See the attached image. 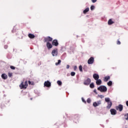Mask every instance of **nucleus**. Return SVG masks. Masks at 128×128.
<instances>
[{"label":"nucleus","mask_w":128,"mask_h":128,"mask_svg":"<svg viewBox=\"0 0 128 128\" xmlns=\"http://www.w3.org/2000/svg\"><path fill=\"white\" fill-rule=\"evenodd\" d=\"M98 90H100L101 92H107L108 88L106 86H101L98 88Z\"/></svg>","instance_id":"obj_2"},{"label":"nucleus","mask_w":128,"mask_h":128,"mask_svg":"<svg viewBox=\"0 0 128 128\" xmlns=\"http://www.w3.org/2000/svg\"><path fill=\"white\" fill-rule=\"evenodd\" d=\"M112 85V81H109L108 82V86H110Z\"/></svg>","instance_id":"obj_23"},{"label":"nucleus","mask_w":128,"mask_h":128,"mask_svg":"<svg viewBox=\"0 0 128 128\" xmlns=\"http://www.w3.org/2000/svg\"><path fill=\"white\" fill-rule=\"evenodd\" d=\"M46 46L48 50H50V48H52V45L50 42H47Z\"/></svg>","instance_id":"obj_13"},{"label":"nucleus","mask_w":128,"mask_h":128,"mask_svg":"<svg viewBox=\"0 0 128 128\" xmlns=\"http://www.w3.org/2000/svg\"><path fill=\"white\" fill-rule=\"evenodd\" d=\"M52 42V38L50 36H47L44 38V42Z\"/></svg>","instance_id":"obj_6"},{"label":"nucleus","mask_w":128,"mask_h":128,"mask_svg":"<svg viewBox=\"0 0 128 128\" xmlns=\"http://www.w3.org/2000/svg\"><path fill=\"white\" fill-rule=\"evenodd\" d=\"M125 120H128V114H125Z\"/></svg>","instance_id":"obj_29"},{"label":"nucleus","mask_w":128,"mask_h":128,"mask_svg":"<svg viewBox=\"0 0 128 128\" xmlns=\"http://www.w3.org/2000/svg\"><path fill=\"white\" fill-rule=\"evenodd\" d=\"M105 102H110L112 101L110 100V98H105Z\"/></svg>","instance_id":"obj_22"},{"label":"nucleus","mask_w":128,"mask_h":128,"mask_svg":"<svg viewBox=\"0 0 128 128\" xmlns=\"http://www.w3.org/2000/svg\"><path fill=\"white\" fill-rule=\"evenodd\" d=\"M52 84L48 80L44 82V86H46V88H50Z\"/></svg>","instance_id":"obj_8"},{"label":"nucleus","mask_w":128,"mask_h":128,"mask_svg":"<svg viewBox=\"0 0 128 128\" xmlns=\"http://www.w3.org/2000/svg\"><path fill=\"white\" fill-rule=\"evenodd\" d=\"M60 62H62V60H58V62L56 63V65L58 66V64H60Z\"/></svg>","instance_id":"obj_24"},{"label":"nucleus","mask_w":128,"mask_h":128,"mask_svg":"<svg viewBox=\"0 0 128 128\" xmlns=\"http://www.w3.org/2000/svg\"><path fill=\"white\" fill-rule=\"evenodd\" d=\"M57 84L58 86H61L62 84V81L58 80L57 81Z\"/></svg>","instance_id":"obj_27"},{"label":"nucleus","mask_w":128,"mask_h":128,"mask_svg":"<svg viewBox=\"0 0 128 128\" xmlns=\"http://www.w3.org/2000/svg\"><path fill=\"white\" fill-rule=\"evenodd\" d=\"M86 102L88 104H90L92 100H90V98H88L87 99Z\"/></svg>","instance_id":"obj_26"},{"label":"nucleus","mask_w":128,"mask_h":128,"mask_svg":"<svg viewBox=\"0 0 128 128\" xmlns=\"http://www.w3.org/2000/svg\"><path fill=\"white\" fill-rule=\"evenodd\" d=\"M116 110H119V112H122V110H124V106L120 104L118 106H116Z\"/></svg>","instance_id":"obj_5"},{"label":"nucleus","mask_w":128,"mask_h":128,"mask_svg":"<svg viewBox=\"0 0 128 128\" xmlns=\"http://www.w3.org/2000/svg\"><path fill=\"white\" fill-rule=\"evenodd\" d=\"M8 76H9V78H12V73L8 72Z\"/></svg>","instance_id":"obj_28"},{"label":"nucleus","mask_w":128,"mask_h":128,"mask_svg":"<svg viewBox=\"0 0 128 128\" xmlns=\"http://www.w3.org/2000/svg\"><path fill=\"white\" fill-rule=\"evenodd\" d=\"M58 54V48H56L52 50V54L53 56H57Z\"/></svg>","instance_id":"obj_4"},{"label":"nucleus","mask_w":128,"mask_h":128,"mask_svg":"<svg viewBox=\"0 0 128 128\" xmlns=\"http://www.w3.org/2000/svg\"><path fill=\"white\" fill-rule=\"evenodd\" d=\"M90 10H94V6L92 5L90 6Z\"/></svg>","instance_id":"obj_31"},{"label":"nucleus","mask_w":128,"mask_h":128,"mask_svg":"<svg viewBox=\"0 0 128 128\" xmlns=\"http://www.w3.org/2000/svg\"><path fill=\"white\" fill-rule=\"evenodd\" d=\"M2 78L3 80H6L8 78V75H6V74H2Z\"/></svg>","instance_id":"obj_16"},{"label":"nucleus","mask_w":128,"mask_h":128,"mask_svg":"<svg viewBox=\"0 0 128 128\" xmlns=\"http://www.w3.org/2000/svg\"><path fill=\"white\" fill-rule=\"evenodd\" d=\"M92 82V80L90 78H88L84 80V86H88Z\"/></svg>","instance_id":"obj_3"},{"label":"nucleus","mask_w":128,"mask_h":128,"mask_svg":"<svg viewBox=\"0 0 128 128\" xmlns=\"http://www.w3.org/2000/svg\"><path fill=\"white\" fill-rule=\"evenodd\" d=\"M10 68H11V70H16V67L14 66H10Z\"/></svg>","instance_id":"obj_32"},{"label":"nucleus","mask_w":128,"mask_h":128,"mask_svg":"<svg viewBox=\"0 0 128 128\" xmlns=\"http://www.w3.org/2000/svg\"><path fill=\"white\" fill-rule=\"evenodd\" d=\"M108 106H106V108L108 110H110V108H112V102H108Z\"/></svg>","instance_id":"obj_14"},{"label":"nucleus","mask_w":128,"mask_h":128,"mask_svg":"<svg viewBox=\"0 0 128 128\" xmlns=\"http://www.w3.org/2000/svg\"><path fill=\"white\" fill-rule=\"evenodd\" d=\"M79 70L80 72H82V65L79 66Z\"/></svg>","instance_id":"obj_25"},{"label":"nucleus","mask_w":128,"mask_h":128,"mask_svg":"<svg viewBox=\"0 0 128 128\" xmlns=\"http://www.w3.org/2000/svg\"><path fill=\"white\" fill-rule=\"evenodd\" d=\"M28 82L29 84H32V82L30 80Z\"/></svg>","instance_id":"obj_42"},{"label":"nucleus","mask_w":128,"mask_h":128,"mask_svg":"<svg viewBox=\"0 0 128 128\" xmlns=\"http://www.w3.org/2000/svg\"><path fill=\"white\" fill-rule=\"evenodd\" d=\"M93 78L95 80H96L100 78V76H98L97 74H93Z\"/></svg>","instance_id":"obj_12"},{"label":"nucleus","mask_w":128,"mask_h":128,"mask_svg":"<svg viewBox=\"0 0 128 128\" xmlns=\"http://www.w3.org/2000/svg\"><path fill=\"white\" fill-rule=\"evenodd\" d=\"M117 44H120V41L118 40L116 42Z\"/></svg>","instance_id":"obj_34"},{"label":"nucleus","mask_w":128,"mask_h":128,"mask_svg":"<svg viewBox=\"0 0 128 128\" xmlns=\"http://www.w3.org/2000/svg\"><path fill=\"white\" fill-rule=\"evenodd\" d=\"M76 68H78V67L76 66H74V70H76Z\"/></svg>","instance_id":"obj_35"},{"label":"nucleus","mask_w":128,"mask_h":128,"mask_svg":"<svg viewBox=\"0 0 128 128\" xmlns=\"http://www.w3.org/2000/svg\"><path fill=\"white\" fill-rule=\"evenodd\" d=\"M100 98H104V95H100Z\"/></svg>","instance_id":"obj_36"},{"label":"nucleus","mask_w":128,"mask_h":128,"mask_svg":"<svg viewBox=\"0 0 128 128\" xmlns=\"http://www.w3.org/2000/svg\"><path fill=\"white\" fill-rule=\"evenodd\" d=\"M94 62V57H91L88 60V64H92Z\"/></svg>","instance_id":"obj_7"},{"label":"nucleus","mask_w":128,"mask_h":128,"mask_svg":"<svg viewBox=\"0 0 128 128\" xmlns=\"http://www.w3.org/2000/svg\"><path fill=\"white\" fill-rule=\"evenodd\" d=\"M24 94H26V92H25Z\"/></svg>","instance_id":"obj_44"},{"label":"nucleus","mask_w":128,"mask_h":128,"mask_svg":"<svg viewBox=\"0 0 128 128\" xmlns=\"http://www.w3.org/2000/svg\"><path fill=\"white\" fill-rule=\"evenodd\" d=\"M102 104V101L99 100L97 102H94L93 103V106H94V108H96V106H100V104Z\"/></svg>","instance_id":"obj_9"},{"label":"nucleus","mask_w":128,"mask_h":128,"mask_svg":"<svg viewBox=\"0 0 128 128\" xmlns=\"http://www.w3.org/2000/svg\"><path fill=\"white\" fill-rule=\"evenodd\" d=\"M94 92L96 94H98V92H96V90H94Z\"/></svg>","instance_id":"obj_38"},{"label":"nucleus","mask_w":128,"mask_h":128,"mask_svg":"<svg viewBox=\"0 0 128 128\" xmlns=\"http://www.w3.org/2000/svg\"><path fill=\"white\" fill-rule=\"evenodd\" d=\"M28 86V81H26L24 82H22L20 84V90L24 89L26 90Z\"/></svg>","instance_id":"obj_1"},{"label":"nucleus","mask_w":128,"mask_h":128,"mask_svg":"<svg viewBox=\"0 0 128 128\" xmlns=\"http://www.w3.org/2000/svg\"><path fill=\"white\" fill-rule=\"evenodd\" d=\"M112 24H114V21H112V19H110L108 20V24L109 26H110V25Z\"/></svg>","instance_id":"obj_18"},{"label":"nucleus","mask_w":128,"mask_h":128,"mask_svg":"<svg viewBox=\"0 0 128 128\" xmlns=\"http://www.w3.org/2000/svg\"><path fill=\"white\" fill-rule=\"evenodd\" d=\"M126 106H128V101L126 102Z\"/></svg>","instance_id":"obj_41"},{"label":"nucleus","mask_w":128,"mask_h":128,"mask_svg":"<svg viewBox=\"0 0 128 128\" xmlns=\"http://www.w3.org/2000/svg\"><path fill=\"white\" fill-rule=\"evenodd\" d=\"M82 101L84 104H86V101L84 98H82Z\"/></svg>","instance_id":"obj_33"},{"label":"nucleus","mask_w":128,"mask_h":128,"mask_svg":"<svg viewBox=\"0 0 128 128\" xmlns=\"http://www.w3.org/2000/svg\"><path fill=\"white\" fill-rule=\"evenodd\" d=\"M101 84H102V80L100 79H98L96 80V84H97V86H100Z\"/></svg>","instance_id":"obj_15"},{"label":"nucleus","mask_w":128,"mask_h":128,"mask_svg":"<svg viewBox=\"0 0 128 128\" xmlns=\"http://www.w3.org/2000/svg\"><path fill=\"white\" fill-rule=\"evenodd\" d=\"M28 36L30 38H36V36H34V35L32 34H28Z\"/></svg>","instance_id":"obj_17"},{"label":"nucleus","mask_w":128,"mask_h":128,"mask_svg":"<svg viewBox=\"0 0 128 128\" xmlns=\"http://www.w3.org/2000/svg\"><path fill=\"white\" fill-rule=\"evenodd\" d=\"M110 76H106L104 78V82H108V80H110Z\"/></svg>","instance_id":"obj_20"},{"label":"nucleus","mask_w":128,"mask_h":128,"mask_svg":"<svg viewBox=\"0 0 128 128\" xmlns=\"http://www.w3.org/2000/svg\"><path fill=\"white\" fill-rule=\"evenodd\" d=\"M66 68H70V65L66 66Z\"/></svg>","instance_id":"obj_40"},{"label":"nucleus","mask_w":128,"mask_h":128,"mask_svg":"<svg viewBox=\"0 0 128 128\" xmlns=\"http://www.w3.org/2000/svg\"><path fill=\"white\" fill-rule=\"evenodd\" d=\"M70 74H71L72 76H76V72H71Z\"/></svg>","instance_id":"obj_30"},{"label":"nucleus","mask_w":128,"mask_h":128,"mask_svg":"<svg viewBox=\"0 0 128 128\" xmlns=\"http://www.w3.org/2000/svg\"><path fill=\"white\" fill-rule=\"evenodd\" d=\"M110 112L112 116H116V109L112 108L110 110Z\"/></svg>","instance_id":"obj_10"},{"label":"nucleus","mask_w":128,"mask_h":128,"mask_svg":"<svg viewBox=\"0 0 128 128\" xmlns=\"http://www.w3.org/2000/svg\"><path fill=\"white\" fill-rule=\"evenodd\" d=\"M89 10H90V8H86L83 11V14H86V12H88Z\"/></svg>","instance_id":"obj_19"},{"label":"nucleus","mask_w":128,"mask_h":128,"mask_svg":"<svg viewBox=\"0 0 128 128\" xmlns=\"http://www.w3.org/2000/svg\"><path fill=\"white\" fill-rule=\"evenodd\" d=\"M90 88H94V82H92L90 84Z\"/></svg>","instance_id":"obj_21"},{"label":"nucleus","mask_w":128,"mask_h":128,"mask_svg":"<svg viewBox=\"0 0 128 128\" xmlns=\"http://www.w3.org/2000/svg\"><path fill=\"white\" fill-rule=\"evenodd\" d=\"M8 48V45H5V46H4V48L6 50V48Z\"/></svg>","instance_id":"obj_37"},{"label":"nucleus","mask_w":128,"mask_h":128,"mask_svg":"<svg viewBox=\"0 0 128 128\" xmlns=\"http://www.w3.org/2000/svg\"><path fill=\"white\" fill-rule=\"evenodd\" d=\"M30 100H32V98H31Z\"/></svg>","instance_id":"obj_43"},{"label":"nucleus","mask_w":128,"mask_h":128,"mask_svg":"<svg viewBox=\"0 0 128 128\" xmlns=\"http://www.w3.org/2000/svg\"><path fill=\"white\" fill-rule=\"evenodd\" d=\"M52 44L55 46H58V42L57 40H54L52 42Z\"/></svg>","instance_id":"obj_11"},{"label":"nucleus","mask_w":128,"mask_h":128,"mask_svg":"<svg viewBox=\"0 0 128 128\" xmlns=\"http://www.w3.org/2000/svg\"><path fill=\"white\" fill-rule=\"evenodd\" d=\"M96 0H92V2L94 3V2H96Z\"/></svg>","instance_id":"obj_39"}]
</instances>
